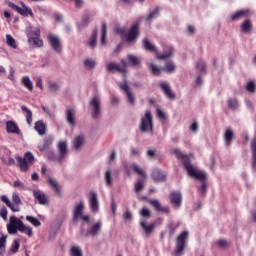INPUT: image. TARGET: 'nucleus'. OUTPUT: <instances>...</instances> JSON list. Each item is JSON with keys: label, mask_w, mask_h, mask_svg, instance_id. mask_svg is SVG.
<instances>
[{"label": "nucleus", "mask_w": 256, "mask_h": 256, "mask_svg": "<svg viewBox=\"0 0 256 256\" xmlns=\"http://www.w3.org/2000/svg\"><path fill=\"white\" fill-rule=\"evenodd\" d=\"M149 203L156 211L169 214V208L167 206H162L158 199L149 200Z\"/></svg>", "instance_id": "nucleus-18"}, {"label": "nucleus", "mask_w": 256, "mask_h": 256, "mask_svg": "<svg viewBox=\"0 0 256 256\" xmlns=\"http://www.w3.org/2000/svg\"><path fill=\"white\" fill-rule=\"evenodd\" d=\"M58 156L55 152H49L47 155L48 161H54V163H58V165H62L63 161L67 159L69 155V147L67 145V141L62 140L58 142Z\"/></svg>", "instance_id": "nucleus-2"}, {"label": "nucleus", "mask_w": 256, "mask_h": 256, "mask_svg": "<svg viewBox=\"0 0 256 256\" xmlns=\"http://www.w3.org/2000/svg\"><path fill=\"white\" fill-rule=\"evenodd\" d=\"M39 35H41V30L39 28H35L34 30H30L27 33V37L28 39H35V37H39Z\"/></svg>", "instance_id": "nucleus-53"}, {"label": "nucleus", "mask_w": 256, "mask_h": 256, "mask_svg": "<svg viewBox=\"0 0 256 256\" xmlns=\"http://www.w3.org/2000/svg\"><path fill=\"white\" fill-rule=\"evenodd\" d=\"M70 256H83V251L79 246H73L70 249Z\"/></svg>", "instance_id": "nucleus-50"}, {"label": "nucleus", "mask_w": 256, "mask_h": 256, "mask_svg": "<svg viewBox=\"0 0 256 256\" xmlns=\"http://www.w3.org/2000/svg\"><path fill=\"white\" fill-rule=\"evenodd\" d=\"M174 54H175V49L173 48V46H168L162 54L157 55V59L163 61L165 59H169L173 57Z\"/></svg>", "instance_id": "nucleus-21"}, {"label": "nucleus", "mask_w": 256, "mask_h": 256, "mask_svg": "<svg viewBox=\"0 0 256 256\" xmlns=\"http://www.w3.org/2000/svg\"><path fill=\"white\" fill-rule=\"evenodd\" d=\"M48 183L52 187V189H54L56 195L61 196V185L59 184V182H57L55 178H48Z\"/></svg>", "instance_id": "nucleus-29"}, {"label": "nucleus", "mask_w": 256, "mask_h": 256, "mask_svg": "<svg viewBox=\"0 0 256 256\" xmlns=\"http://www.w3.org/2000/svg\"><path fill=\"white\" fill-rule=\"evenodd\" d=\"M143 180H138L135 184V193H139L140 191H143L144 188Z\"/></svg>", "instance_id": "nucleus-61"}, {"label": "nucleus", "mask_w": 256, "mask_h": 256, "mask_svg": "<svg viewBox=\"0 0 256 256\" xmlns=\"http://www.w3.org/2000/svg\"><path fill=\"white\" fill-rule=\"evenodd\" d=\"M139 38V24H134L126 34L127 43H135Z\"/></svg>", "instance_id": "nucleus-12"}, {"label": "nucleus", "mask_w": 256, "mask_h": 256, "mask_svg": "<svg viewBox=\"0 0 256 256\" xmlns=\"http://www.w3.org/2000/svg\"><path fill=\"white\" fill-rule=\"evenodd\" d=\"M12 201L14 203L13 204L14 207H19V205H22L21 198L19 197V194H17V193L12 194Z\"/></svg>", "instance_id": "nucleus-57"}, {"label": "nucleus", "mask_w": 256, "mask_h": 256, "mask_svg": "<svg viewBox=\"0 0 256 256\" xmlns=\"http://www.w3.org/2000/svg\"><path fill=\"white\" fill-rule=\"evenodd\" d=\"M83 65L86 67V69H95L97 62H95V60L92 58H88L83 61Z\"/></svg>", "instance_id": "nucleus-44"}, {"label": "nucleus", "mask_w": 256, "mask_h": 256, "mask_svg": "<svg viewBox=\"0 0 256 256\" xmlns=\"http://www.w3.org/2000/svg\"><path fill=\"white\" fill-rule=\"evenodd\" d=\"M187 239H189V231H183L176 239L175 256L183 255L185 247H187Z\"/></svg>", "instance_id": "nucleus-7"}, {"label": "nucleus", "mask_w": 256, "mask_h": 256, "mask_svg": "<svg viewBox=\"0 0 256 256\" xmlns=\"http://www.w3.org/2000/svg\"><path fill=\"white\" fill-rule=\"evenodd\" d=\"M83 143H85V136L83 134L75 136L73 140V148L75 149V151H81Z\"/></svg>", "instance_id": "nucleus-23"}, {"label": "nucleus", "mask_w": 256, "mask_h": 256, "mask_svg": "<svg viewBox=\"0 0 256 256\" xmlns=\"http://www.w3.org/2000/svg\"><path fill=\"white\" fill-rule=\"evenodd\" d=\"M6 247H7V235H2L0 237V255L1 256L5 255Z\"/></svg>", "instance_id": "nucleus-38"}, {"label": "nucleus", "mask_w": 256, "mask_h": 256, "mask_svg": "<svg viewBox=\"0 0 256 256\" xmlns=\"http://www.w3.org/2000/svg\"><path fill=\"white\" fill-rule=\"evenodd\" d=\"M183 201V196L181 192H172L170 194V202L173 204L174 207L179 208L181 207V203Z\"/></svg>", "instance_id": "nucleus-17"}, {"label": "nucleus", "mask_w": 256, "mask_h": 256, "mask_svg": "<svg viewBox=\"0 0 256 256\" xmlns=\"http://www.w3.org/2000/svg\"><path fill=\"white\" fill-rule=\"evenodd\" d=\"M33 195L40 205H47L49 198L47 195H45V193L41 192L40 190H34Z\"/></svg>", "instance_id": "nucleus-19"}, {"label": "nucleus", "mask_w": 256, "mask_h": 256, "mask_svg": "<svg viewBox=\"0 0 256 256\" xmlns=\"http://www.w3.org/2000/svg\"><path fill=\"white\" fill-rule=\"evenodd\" d=\"M196 173H198V177L195 175H189V177H192L193 179H197L198 181H201L202 186L198 189L199 194L202 197H205L207 195V173L205 171H201L199 169H195Z\"/></svg>", "instance_id": "nucleus-8"}, {"label": "nucleus", "mask_w": 256, "mask_h": 256, "mask_svg": "<svg viewBox=\"0 0 256 256\" xmlns=\"http://www.w3.org/2000/svg\"><path fill=\"white\" fill-rule=\"evenodd\" d=\"M6 43L9 47H12V49H17V42H15V38L11 35H6Z\"/></svg>", "instance_id": "nucleus-49"}, {"label": "nucleus", "mask_w": 256, "mask_h": 256, "mask_svg": "<svg viewBox=\"0 0 256 256\" xmlns=\"http://www.w3.org/2000/svg\"><path fill=\"white\" fill-rule=\"evenodd\" d=\"M113 172L111 170H107L104 175L105 184L107 187H111L113 185Z\"/></svg>", "instance_id": "nucleus-41"}, {"label": "nucleus", "mask_w": 256, "mask_h": 256, "mask_svg": "<svg viewBox=\"0 0 256 256\" xmlns=\"http://www.w3.org/2000/svg\"><path fill=\"white\" fill-rule=\"evenodd\" d=\"M7 231L10 235H17V232L24 233L28 237H33V228L31 226H26L22 219L16 216L10 217V223L7 224Z\"/></svg>", "instance_id": "nucleus-1"}, {"label": "nucleus", "mask_w": 256, "mask_h": 256, "mask_svg": "<svg viewBox=\"0 0 256 256\" xmlns=\"http://www.w3.org/2000/svg\"><path fill=\"white\" fill-rule=\"evenodd\" d=\"M7 213V207L2 206L0 210V216L2 217V219H4V221H7Z\"/></svg>", "instance_id": "nucleus-63"}, {"label": "nucleus", "mask_w": 256, "mask_h": 256, "mask_svg": "<svg viewBox=\"0 0 256 256\" xmlns=\"http://www.w3.org/2000/svg\"><path fill=\"white\" fill-rule=\"evenodd\" d=\"M246 91H248L249 93H255L256 91L255 82L253 81L248 82L246 85Z\"/></svg>", "instance_id": "nucleus-59"}, {"label": "nucleus", "mask_w": 256, "mask_h": 256, "mask_svg": "<svg viewBox=\"0 0 256 256\" xmlns=\"http://www.w3.org/2000/svg\"><path fill=\"white\" fill-rule=\"evenodd\" d=\"M197 69H199L200 73H205V69H207V64L203 60H199L196 64Z\"/></svg>", "instance_id": "nucleus-58"}, {"label": "nucleus", "mask_w": 256, "mask_h": 256, "mask_svg": "<svg viewBox=\"0 0 256 256\" xmlns=\"http://www.w3.org/2000/svg\"><path fill=\"white\" fill-rule=\"evenodd\" d=\"M151 73L153 75H161V72L163 71V68H160L159 66H157L156 64L154 63H151L150 64V67H149Z\"/></svg>", "instance_id": "nucleus-51"}, {"label": "nucleus", "mask_w": 256, "mask_h": 256, "mask_svg": "<svg viewBox=\"0 0 256 256\" xmlns=\"http://www.w3.org/2000/svg\"><path fill=\"white\" fill-rule=\"evenodd\" d=\"M160 88L165 93V95L168 99H172V100L175 99V94L173 93V91H171V86H169V83L161 82Z\"/></svg>", "instance_id": "nucleus-22"}, {"label": "nucleus", "mask_w": 256, "mask_h": 256, "mask_svg": "<svg viewBox=\"0 0 256 256\" xmlns=\"http://www.w3.org/2000/svg\"><path fill=\"white\" fill-rule=\"evenodd\" d=\"M118 87L126 93L127 101L130 105H135V94L131 91V87L126 82L118 83Z\"/></svg>", "instance_id": "nucleus-11"}, {"label": "nucleus", "mask_w": 256, "mask_h": 256, "mask_svg": "<svg viewBox=\"0 0 256 256\" xmlns=\"http://www.w3.org/2000/svg\"><path fill=\"white\" fill-rule=\"evenodd\" d=\"M151 177L155 183H161L165 181V174L159 169L153 170Z\"/></svg>", "instance_id": "nucleus-28"}, {"label": "nucleus", "mask_w": 256, "mask_h": 256, "mask_svg": "<svg viewBox=\"0 0 256 256\" xmlns=\"http://www.w3.org/2000/svg\"><path fill=\"white\" fill-rule=\"evenodd\" d=\"M28 43L35 49H41V47H43V40H41L39 37L28 38Z\"/></svg>", "instance_id": "nucleus-31"}, {"label": "nucleus", "mask_w": 256, "mask_h": 256, "mask_svg": "<svg viewBox=\"0 0 256 256\" xmlns=\"http://www.w3.org/2000/svg\"><path fill=\"white\" fill-rule=\"evenodd\" d=\"M101 229H103V223L96 222L86 232L85 230H81V235L83 237H97L101 235Z\"/></svg>", "instance_id": "nucleus-9"}, {"label": "nucleus", "mask_w": 256, "mask_h": 256, "mask_svg": "<svg viewBox=\"0 0 256 256\" xmlns=\"http://www.w3.org/2000/svg\"><path fill=\"white\" fill-rule=\"evenodd\" d=\"M252 171L256 173V153L252 154Z\"/></svg>", "instance_id": "nucleus-64"}, {"label": "nucleus", "mask_w": 256, "mask_h": 256, "mask_svg": "<svg viewBox=\"0 0 256 256\" xmlns=\"http://www.w3.org/2000/svg\"><path fill=\"white\" fill-rule=\"evenodd\" d=\"M140 226L142 227L145 235L149 236L151 233H153L155 229V223L147 224V221L145 219L141 220Z\"/></svg>", "instance_id": "nucleus-24"}, {"label": "nucleus", "mask_w": 256, "mask_h": 256, "mask_svg": "<svg viewBox=\"0 0 256 256\" xmlns=\"http://www.w3.org/2000/svg\"><path fill=\"white\" fill-rule=\"evenodd\" d=\"M93 21V16L91 14H84L82 17V22L78 24L79 29H83V27H87L89 23Z\"/></svg>", "instance_id": "nucleus-34"}, {"label": "nucleus", "mask_w": 256, "mask_h": 256, "mask_svg": "<svg viewBox=\"0 0 256 256\" xmlns=\"http://www.w3.org/2000/svg\"><path fill=\"white\" fill-rule=\"evenodd\" d=\"M140 215H141L142 217L149 218V217H151V210H150V209H147V208H142V209L140 210Z\"/></svg>", "instance_id": "nucleus-62"}, {"label": "nucleus", "mask_w": 256, "mask_h": 256, "mask_svg": "<svg viewBox=\"0 0 256 256\" xmlns=\"http://www.w3.org/2000/svg\"><path fill=\"white\" fill-rule=\"evenodd\" d=\"M50 93H57L61 89V84L58 83H50L48 86Z\"/></svg>", "instance_id": "nucleus-54"}, {"label": "nucleus", "mask_w": 256, "mask_h": 256, "mask_svg": "<svg viewBox=\"0 0 256 256\" xmlns=\"http://www.w3.org/2000/svg\"><path fill=\"white\" fill-rule=\"evenodd\" d=\"M48 42L56 53H61V39L59 36L53 34L48 35Z\"/></svg>", "instance_id": "nucleus-13"}, {"label": "nucleus", "mask_w": 256, "mask_h": 256, "mask_svg": "<svg viewBox=\"0 0 256 256\" xmlns=\"http://www.w3.org/2000/svg\"><path fill=\"white\" fill-rule=\"evenodd\" d=\"M106 71L108 73H115V71H117L118 73L125 74V67H121V65L115 62H110L106 64Z\"/></svg>", "instance_id": "nucleus-16"}, {"label": "nucleus", "mask_w": 256, "mask_h": 256, "mask_svg": "<svg viewBox=\"0 0 256 256\" xmlns=\"http://www.w3.org/2000/svg\"><path fill=\"white\" fill-rule=\"evenodd\" d=\"M247 15V10H240L232 15V21H239V19H243Z\"/></svg>", "instance_id": "nucleus-45"}, {"label": "nucleus", "mask_w": 256, "mask_h": 256, "mask_svg": "<svg viewBox=\"0 0 256 256\" xmlns=\"http://www.w3.org/2000/svg\"><path fill=\"white\" fill-rule=\"evenodd\" d=\"M140 131L142 133L153 134V114L151 111H146L140 120Z\"/></svg>", "instance_id": "nucleus-5"}, {"label": "nucleus", "mask_w": 256, "mask_h": 256, "mask_svg": "<svg viewBox=\"0 0 256 256\" xmlns=\"http://www.w3.org/2000/svg\"><path fill=\"white\" fill-rule=\"evenodd\" d=\"M97 34L98 31L95 29L92 33V36L90 37V40L88 41L89 49H95V47H97Z\"/></svg>", "instance_id": "nucleus-35"}, {"label": "nucleus", "mask_w": 256, "mask_h": 256, "mask_svg": "<svg viewBox=\"0 0 256 256\" xmlns=\"http://www.w3.org/2000/svg\"><path fill=\"white\" fill-rule=\"evenodd\" d=\"M17 167H19L20 171L27 172L29 171V167L35 163V156L32 152H26L24 157L16 156Z\"/></svg>", "instance_id": "nucleus-4"}, {"label": "nucleus", "mask_w": 256, "mask_h": 256, "mask_svg": "<svg viewBox=\"0 0 256 256\" xmlns=\"http://www.w3.org/2000/svg\"><path fill=\"white\" fill-rule=\"evenodd\" d=\"M242 33H251V30L253 29V24H251V20H245L241 27H240Z\"/></svg>", "instance_id": "nucleus-36"}, {"label": "nucleus", "mask_w": 256, "mask_h": 256, "mask_svg": "<svg viewBox=\"0 0 256 256\" xmlns=\"http://www.w3.org/2000/svg\"><path fill=\"white\" fill-rule=\"evenodd\" d=\"M19 247H21V243L19 242V239H15L10 248L11 253H17V251H19Z\"/></svg>", "instance_id": "nucleus-55"}, {"label": "nucleus", "mask_w": 256, "mask_h": 256, "mask_svg": "<svg viewBox=\"0 0 256 256\" xmlns=\"http://www.w3.org/2000/svg\"><path fill=\"white\" fill-rule=\"evenodd\" d=\"M224 143L226 147H230L231 143L235 141V132L231 128H227L223 135Z\"/></svg>", "instance_id": "nucleus-15"}, {"label": "nucleus", "mask_w": 256, "mask_h": 256, "mask_svg": "<svg viewBox=\"0 0 256 256\" xmlns=\"http://www.w3.org/2000/svg\"><path fill=\"white\" fill-rule=\"evenodd\" d=\"M124 221H133V214L127 209L122 215Z\"/></svg>", "instance_id": "nucleus-60"}, {"label": "nucleus", "mask_w": 256, "mask_h": 256, "mask_svg": "<svg viewBox=\"0 0 256 256\" xmlns=\"http://www.w3.org/2000/svg\"><path fill=\"white\" fill-rule=\"evenodd\" d=\"M156 113H157L158 119H160L161 121H166L167 113H165L163 109L157 108Z\"/></svg>", "instance_id": "nucleus-56"}, {"label": "nucleus", "mask_w": 256, "mask_h": 256, "mask_svg": "<svg viewBox=\"0 0 256 256\" xmlns=\"http://www.w3.org/2000/svg\"><path fill=\"white\" fill-rule=\"evenodd\" d=\"M89 208L92 213H99V197L97 192H90L88 197Z\"/></svg>", "instance_id": "nucleus-10"}, {"label": "nucleus", "mask_w": 256, "mask_h": 256, "mask_svg": "<svg viewBox=\"0 0 256 256\" xmlns=\"http://www.w3.org/2000/svg\"><path fill=\"white\" fill-rule=\"evenodd\" d=\"M34 129L41 136H43V135H45V133H47V126L45 125V122H43V120H39V121L35 122Z\"/></svg>", "instance_id": "nucleus-26"}, {"label": "nucleus", "mask_w": 256, "mask_h": 256, "mask_svg": "<svg viewBox=\"0 0 256 256\" xmlns=\"http://www.w3.org/2000/svg\"><path fill=\"white\" fill-rule=\"evenodd\" d=\"M66 121L70 125H75V109L68 108L66 110Z\"/></svg>", "instance_id": "nucleus-30"}, {"label": "nucleus", "mask_w": 256, "mask_h": 256, "mask_svg": "<svg viewBox=\"0 0 256 256\" xmlns=\"http://www.w3.org/2000/svg\"><path fill=\"white\" fill-rule=\"evenodd\" d=\"M107 23H102V36H101V45H105L107 43Z\"/></svg>", "instance_id": "nucleus-46"}, {"label": "nucleus", "mask_w": 256, "mask_h": 256, "mask_svg": "<svg viewBox=\"0 0 256 256\" xmlns=\"http://www.w3.org/2000/svg\"><path fill=\"white\" fill-rule=\"evenodd\" d=\"M142 45L146 51H157L155 44L151 43L147 38L143 39Z\"/></svg>", "instance_id": "nucleus-39"}, {"label": "nucleus", "mask_w": 256, "mask_h": 256, "mask_svg": "<svg viewBox=\"0 0 256 256\" xmlns=\"http://www.w3.org/2000/svg\"><path fill=\"white\" fill-rule=\"evenodd\" d=\"M6 130L7 133L21 135V130L19 129V126H17V124L11 120L6 122Z\"/></svg>", "instance_id": "nucleus-20"}, {"label": "nucleus", "mask_w": 256, "mask_h": 256, "mask_svg": "<svg viewBox=\"0 0 256 256\" xmlns=\"http://www.w3.org/2000/svg\"><path fill=\"white\" fill-rule=\"evenodd\" d=\"M162 71H165L166 73H175V63L171 60L167 61L165 67L162 68Z\"/></svg>", "instance_id": "nucleus-40"}, {"label": "nucleus", "mask_w": 256, "mask_h": 256, "mask_svg": "<svg viewBox=\"0 0 256 256\" xmlns=\"http://www.w3.org/2000/svg\"><path fill=\"white\" fill-rule=\"evenodd\" d=\"M128 61L130 62L132 67H140L141 66V58L133 55V54H128Z\"/></svg>", "instance_id": "nucleus-33"}, {"label": "nucleus", "mask_w": 256, "mask_h": 256, "mask_svg": "<svg viewBox=\"0 0 256 256\" xmlns=\"http://www.w3.org/2000/svg\"><path fill=\"white\" fill-rule=\"evenodd\" d=\"M52 143H53V137H51V136L47 137L44 140V145L38 147L39 151H41V152L45 151V149L51 147Z\"/></svg>", "instance_id": "nucleus-42"}, {"label": "nucleus", "mask_w": 256, "mask_h": 256, "mask_svg": "<svg viewBox=\"0 0 256 256\" xmlns=\"http://www.w3.org/2000/svg\"><path fill=\"white\" fill-rule=\"evenodd\" d=\"M22 83L28 91H33V82L31 81V78L29 76L23 77L22 78Z\"/></svg>", "instance_id": "nucleus-43"}, {"label": "nucleus", "mask_w": 256, "mask_h": 256, "mask_svg": "<svg viewBox=\"0 0 256 256\" xmlns=\"http://www.w3.org/2000/svg\"><path fill=\"white\" fill-rule=\"evenodd\" d=\"M173 153L177 159H181L188 175H194L195 177H198L200 175L195 171L197 167L191 164V161L189 160V156H187L186 154H183L182 151L178 148L174 149Z\"/></svg>", "instance_id": "nucleus-3"}, {"label": "nucleus", "mask_w": 256, "mask_h": 256, "mask_svg": "<svg viewBox=\"0 0 256 256\" xmlns=\"http://www.w3.org/2000/svg\"><path fill=\"white\" fill-rule=\"evenodd\" d=\"M21 111L26 113V123L29 125V127H31V125H33V111H31V109L27 108L25 105L21 106Z\"/></svg>", "instance_id": "nucleus-27"}, {"label": "nucleus", "mask_w": 256, "mask_h": 256, "mask_svg": "<svg viewBox=\"0 0 256 256\" xmlns=\"http://www.w3.org/2000/svg\"><path fill=\"white\" fill-rule=\"evenodd\" d=\"M89 107L92 119H100L101 114L103 113V108L101 106V98L98 96H94L89 101Z\"/></svg>", "instance_id": "nucleus-6"}, {"label": "nucleus", "mask_w": 256, "mask_h": 256, "mask_svg": "<svg viewBox=\"0 0 256 256\" xmlns=\"http://www.w3.org/2000/svg\"><path fill=\"white\" fill-rule=\"evenodd\" d=\"M83 211H85V202L80 201L78 204H75L72 211L73 221H79L83 217Z\"/></svg>", "instance_id": "nucleus-14"}, {"label": "nucleus", "mask_w": 256, "mask_h": 256, "mask_svg": "<svg viewBox=\"0 0 256 256\" xmlns=\"http://www.w3.org/2000/svg\"><path fill=\"white\" fill-rule=\"evenodd\" d=\"M132 169L137 175H141V177L146 178L147 174H145V171L139 166V164H132Z\"/></svg>", "instance_id": "nucleus-47"}, {"label": "nucleus", "mask_w": 256, "mask_h": 256, "mask_svg": "<svg viewBox=\"0 0 256 256\" xmlns=\"http://www.w3.org/2000/svg\"><path fill=\"white\" fill-rule=\"evenodd\" d=\"M26 221L31 223L34 227H41V221L33 216H26Z\"/></svg>", "instance_id": "nucleus-52"}, {"label": "nucleus", "mask_w": 256, "mask_h": 256, "mask_svg": "<svg viewBox=\"0 0 256 256\" xmlns=\"http://www.w3.org/2000/svg\"><path fill=\"white\" fill-rule=\"evenodd\" d=\"M157 17H159V8H155L154 10L150 11L145 21L146 23L151 25V23H153L154 19H157Z\"/></svg>", "instance_id": "nucleus-32"}, {"label": "nucleus", "mask_w": 256, "mask_h": 256, "mask_svg": "<svg viewBox=\"0 0 256 256\" xmlns=\"http://www.w3.org/2000/svg\"><path fill=\"white\" fill-rule=\"evenodd\" d=\"M17 13L22 15V17H27L28 15H30V17H34L33 10H31V8L29 7H24V8L19 7L17 10Z\"/></svg>", "instance_id": "nucleus-37"}, {"label": "nucleus", "mask_w": 256, "mask_h": 256, "mask_svg": "<svg viewBox=\"0 0 256 256\" xmlns=\"http://www.w3.org/2000/svg\"><path fill=\"white\" fill-rule=\"evenodd\" d=\"M0 200L2 201V203H5V205L9 207L11 211H13V213H19V211H21V208L15 207V205L11 203V200H9V197H7V195L0 196Z\"/></svg>", "instance_id": "nucleus-25"}, {"label": "nucleus", "mask_w": 256, "mask_h": 256, "mask_svg": "<svg viewBox=\"0 0 256 256\" xmlns=\"http://www.w3.org/2000/svg\"><path fill=\"white\" fill-rule=\"evenodd\" d=\"M228 107L230 109H232V111H235L238 109L239 107V101L237 100V98H231L228 100Z\"/></svg>", "instance_id": "nucleus-48"}]
</instances>
